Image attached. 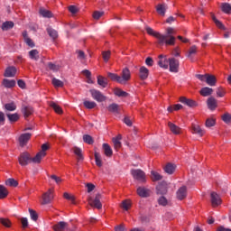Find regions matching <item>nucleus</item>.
<instances>
[{
    "label": "nucleus",
    "instance_id": "nucleus-1",
    "mask_svg": "<svg viewBox=\"0 0 231 231\" xmlns=\"http://www.w3.org/2000/svg\"><path fill=\"white\" fill-rule=\"evenodd\" d=\"M176 33V30L172 27H168L166 29V34H163L162 46L165 44L166 46H174L176 44V37L174 34Z\"/></svg>",
    "mask_w": 231,
    "mask_h": 231
},
{
    "label": "nucleus",
    "instance_id": "nucleus-2",
    "mask_svg": "<svg viewBox=\"0 0 231 231\" xmlns=\"http://www.w3.org/2000/svg\"><path fill=\"white\" fill-rule=\"evenodd\" d=\"M18 162L22 167H26V165L32 163V155L28 152H23L18 157Z\"/></svg>",
    "mask_w": 231,
    "mask_h": 231
},
{
    "label": "nucleus",
    "instance_id": "nucleus-3",
    "mask_svg": "<svg viewBox=\"0 0 231 231\" xmlns=\"http://www.w3.org/2000/svg\"><path fill=\"white\" fill-rule=\"evenodd\" d=\"M145 30L148 35H152V37H155V39H157V42L160 46H163V34L159 32L153 31V29L151 27H146Z\"/></svg>",
    "mask_w": 231,
    "mask_h": 231
},
{
    "label": "nucleus",
    "instance_id": "nucleus-4",
    "mask_svg": "<svg viewBox=\"0 0 231 231\" xmlns=\"http://www.w3.org/2000/svg\"><path fill=\"white\" fill-rule=\"evenodd\" d=\"M89 92L91 94L92 98L97 102H106V100H107V97L104 96V94H102L100 90L92 88L89 90Z\"/></svg>",
    "mask_w": 231,
    "mask_h": 231
},
{
    "label": "nucleus",
    "instance_id": "nucleus-5",
    "mask_svg": "<svg viewBox=\"0 0 231 231\" xmlns=\"http://www.w3.org/2000/svg\"><path fill=\"white\" fill-rule=\"evenodd\" d=\"M100 199H102V195L97 193L94 199L92 198L88 199V204L90 207H94L95 208L100 210V208H102V202H100Z\"/></svg>",
    "mask_w": 231,
    "mask_h": 231
},
{
    "label": "nucleus",
    "instance_id": "nucleus-6",
    "mask_svg": "<svg viewBox=\"0 0 231 231\" xmlns=\"http://www.w3.org/2000/svg\"><path fill=\"white\" fill-rule=\"evenodd\" d=\"M169 68L171 73H178L180 71V60L175 58L169 59Z\"/></svg>",
    "mask_w": 231,
    "mask_h": 231
},
{
    "label": "nucleus",
    "instance_id": "nucleus-7",
    "mask_svg": "<svg viewBox=\"0 0 231 231\" xmlns=\"http://www.w3.org/2000/svg\"><path fill=\"white\" fill-rule=\"evenodd\" d=\"M131 174L134 180H137L138 181H145V172L142 170H132Z\"/></svg>",
    "mask_w": 231,
    "mask_h": 231
},
{
    "label": "nucleus",
    "instance_id": "nucleus-8",
    "mask_svg": "<svg viewBox=\"0 0 231 231\" xmlns=\"http://www.w3.org/2000/svg\"><path fill=\"white\" fill-rule=\"evenodd\" d=\"M53 201V189H49L42 195V205H50Z\"/></svg>",
    "mask_w": 231,
    "mask_h": 231
},
{
    "label": "nucleus",
    "instance_id": "nucleus-9",
    "mask_svg": "<svg viewBox=\"0 0 231 231\" xmlns=\"http://www.w3.org/2000/svg\"><path fill=\"white\" fill-rule=\"evenodd\" d=\"M168 189L169 187L167 185V182L162 181L159 183L156 187L157 194H160L161 196H165V194H167L168 192Z\"/></svg>",
    "mask_w": 231,
    "mask_h": 231
},
{
    "label": "nucleus",
    "instance_id": "nucleus-10",
    "mask_svg": "<svg viewBox=\"0 0 231 231\" xmlns=\"http://www.w3.org/2000/svg\"><path fill=\"white\" fill-rule=\"evenodd\" d=\"M157 64L163 69H169V59H167V56H163L162 54L159 55V60Z\"/></svg>",
    "mask_w": 231,
    "mask_h": 231
},
{
    "label": "nucleus",
    "instance_id": "nucleus-11",
    "mask_svg": "<svg viewBox=\"0 0 231 231\" xmlns=\"http://www.w3.org/2000/svg\"><path fill=\"white\" fill-rule=\"evenodd\" d=\"M211 198V205L212 207H219L221 205V197L216 192H211L210 194Z\"/></svg>",
    "mask_w": 231,
    "mask_h": 231
},
{
    "label": "nucleus",
    "instance_id": "nucleus-12",
    "mask_svg": "<svg viewBox=\"0 0 231 231\" xmlns=\"http://www.w3.org/2000/svg\"><path fill=\"white\" fill-rule=\"evenodd\" d=\"M180 102L184 104V106H188V107H196L198 106V103L190 98H187L185 97H180Z\"/></svg>",
    "mask_w": 231,
    "mask_h": 231
},
{
    "label": "nucleus",
    "instance_id": "nucleus-13",
    "mask_svg": "<svg viewBox=\"0 0 231 231\" xmlns=\"http://www.w3.org/2000/svg\"><path fill=\"white\" fill-rule=\"evenodd\" d=\"M167 10H169V6L165 3L159 4L156 6L157 14H159V15H162V17H165Z\"/></svg>",
    "mask_w": 231,
    "mask_h": 231
},
{
    "label": "nucleus",
    "instance_id": "nucleus-14",
    "mask_svg": "<svg viewBox=\"0 0 231 231\" xmlns=\"http://www.w3.org/2000/svg\"><path fill=\"white\" fill-rule=\"evenodd\" d=\"M128 80H131V71L129 69L125 68L122 70L121 84H125Z\"/></svg>",
    "mask_w": 231,
    "mask_h": 231
},
{
    "label": "nucleus",
    "instance_id": "nucleus-15",
    "mask_svg": "<svg viewBox=\"0 0 231 231\" xmlns=\"http://www.w3.org/2000/svg\"><path fill=\"white\" fill-rule=\"evenodd\" d=\"M137 194L140 198H149L151 196V189L143 187H139L137 189Z\"/></svg>",
    "mask_w": 231,
    "mask_h": 231
},
{
    "label": "nucleus",
    "instance_id": "nucleus-16",
    "mask_svg": "<svg viewBox=\"0 0 231 231\" xmlns=\"http://www.w3.org/2000/svg\"><path fill=\"white\" fill-rule=\"evenodd\" d=\"M177 199H180V201L185 199V198H187V187L186 186H182L180 187L178 190H177Z\"/></svg>",
    "mask_w": 231,
    "mask_h": 231
},
{
    "label": "nucleus",
    "instance_id": "nucleus-17",
    "mask_svg": "<svg viewBox=\"0 0 231 231\" xmlns=\"http://www.w3.org/2000/svg\"><path fill=\"white\" fill-rule=\"evenodd\" d=\"M17 73V69L15 67H8L6 68L4 77L12 78L15 77V74Z\"/></svg>",
    "mask_w": 231,
    "mask_h": 231
},
{
    "label": "nucleus",
    "instance_id": "nucleus-18",
    "mask_svg": "<svg viewBox=\"0 0 231 231\" xmlns=\"http://www.w3.org/2000/svg\"><path fill=\"white\" fill-rule=\"evenodd\" d=\"M207 105H208V109H210L211 111H214V109H216V107H217V100L216 98H214L213 97H210L207 100Z\"/></svg>",
    "mask_w": 231,
    "mask_h": 231
},
{
    "label": "nucleus",
    "instance_id": "nucleus-19",
    "mask_svg": "<svg viewBox=\"0 0 231 231\" xmlns=\"http://www.w3.org/2000/svg\"><path fill=\"white\" fill-rule=\"evenodd\" d=\"M31 138H32V134L30 133L23 134L19 137L20 145H25L26 143H28V141Z\"/></svg>",
    "mask_w": 231,
    "mask_h": 231
},
{
    "label": "nucleus",
    "instance_id": "nucleus-20",
    "mask_svg": "<svg viewBox=\"0 0 231 231\" xmlns=\"http://www.w3.org/2000/svg\"><path fill=\"white\" fill-rule=\"evenodd\" d=\"M46 156V152H39L35 157H31V162L32 163H41L42 158Z\"/></svg>",
    "mask_w": 231,
    "mask_h": 231
},
{
    "label": "nucleus",
    "instance_id": "nucleus-21",
    "mask_svg": "<svg viewBox=\"0 0 231 231\" xmlns=\"http://www.w3.org/2000/svg\"><path fill=\"white\" fill-rule=\"evenodd\" d=\"M168 127H170V131L173 134H180L181 133V128H180V126L176 125L174 123L168 122Z\"/></svg>",
    "mask_w": 231,
    "mask_h": 231
},
{
    "label": "nucleus",
    "instance_id": "nucleus-22",
    "mask_svg": "<svg viewBox=\"0 0 231 231\" xmlns=\"http://www.w3.org/2000/svg\"><path fill=\"white\" fill-rule=\"evenodd\" d=\"M66 228H68V223L64 221H60L53 226L54 231H64Z\"/></svg>",
    "mask_w": 231,
    "mask_h": 231
},
{
    "label": "nucleus",
    "instance_id": "nucleus-23",
    "mask_svg": "<svg viewBox=\"0 0 231 231\" xmlns=\"http://www.w3.org/2000/svg\"><path fill=\"white\" fill-rule=\"evenodd\" d=\"M139 73H140V79L142 80H145L147 77H149V69L146 67H141Z\"/></svg>",
    "mask_w": 231,
    "mask_h": 231
},
{
    "label": "nucleus",
    "instance_id": "nucleus-24",
    "mask_svg": "<svg viewBox=\"0 0 231 231\" xmlns=\"http://www.w3.org/2000/svg\"><path fill=\"white\" fill-rule=\"evenodd\" d=\"M199 93L202 97H210V95L214 93V89L208 87H205L200 89Z\"/></svg>",
    "mask_w": 231,
    "mask_h": 231
},
{
    "label": "nucleus",
    "instance_id": "nucleus-25",
    "mask_svg": "<svg viewBox=\"0 0 231 231\" xmlns=\"http://www.w3.org/2000/svg\"><path fill=\"white\" fill-rule=\"evenodd\" d=\"M174 171H176V165L171 162L167 163L164 167V171L166 172V174H174Z\"/></svg>",
    "mask_w": 231,
    "mask_h": 231
},
{
    "label": "nucleus",
    "instance_id": "nucleus-26",
    "mask_svg": "<svg viewBox=\"0 0 231 231\" xmlns=\"http://www.w3.org/2000/svg\"><path fill=\"white\" fill-rule=\"evenodd\" d=\"M46 30L49 37H51V39H53V41H55V39L59 37V32L55 29L48 27Z\"/></svg>",
    "mask_w": 231,
    "mask_h": 231
},
{
    "label": "nucleus",
    "instance_id": "nucleus-27",
    "mask_svg": "<svg viewBox=\"0 0 231 231\" xmlns=\"http://www.w3.org/2000/svg\"><path fill=\"white\" fill-rule=\"evenodd\" d=\"M107 77L109 79L113 80L114 82H118V84H121L122 82V77L118 76L117 74L107 72Z\"/></svg>",
    "mask_w": 231,
    "mask_h": 231
},
{
    "label": "nucleus",
    "instance_id": "nucleus-28",
    "mask_svg": "<svg viewBox=\"0 0 231 231\" xmlns=\"http://www.w3.org/2000/svg\"><path fill=\"white\" fill-rule=\"evenodd\" d=\"M192 131L194 134H199V136H203V134H205V130L201 129L198 125H192Z\"/></svg>",
    "mask_w": 231,
    "mask_h": 231
},
{
    "label": "nucleus",
    "instance_id": "nucleus-29",
    "mask_svg": "<svg viewBox=\"0 0 231 231\" xmlns=\"http://www.w3.org/2000/svg\"><path fill=\"white\" fill-rule=\"evenodd\" d=\"M97 84L101 86V88H107L108 81L104 76H97Z\"/></svg>",
    "mask_w": 231,
    "mask_h": 231
},
{
    "label": "nucleus",
    "instance_id": "nucleus-30",
    "mask_svg": "<svg viewBox=\"0 0 231 231\" xmlns=\"http://www.w3.org/2000/svg\"><path fill=\"white\" fill-rule=\"evenodd\" d=\"M216 76L208 74L206 78V83L208 84V86H216Z\"/></svg>",
    "mask_w": 231,
    "mask_h": 231
},
{
    "label": "nucleus",
    "instance_id": "nucleus-31",
    "mask_svg": "<svg viewBox=\"0 0 231 231\" xmlns=\"http://www.w3.org/2000/svg\"><path fill=\"white\" fill-rule=\"evenodd\" d=\"M120 140H122V135H118L115 138H113V143H114V146H115V149L116 151H118V149H120V147H122V143L120 142Z\"/></svg>",
    "mask_w": 231,
    "mask_h": 231
},
{
    "label": "nucleus",
    "instance_id": "nucleus-32",
    "mask_svg": "<svg viewBox=\"0 0 231 231\" xmlns=\"http://www.w3.org/2000/svg\"><path fill=\"white\" fill-rule=\"evenodd\" d=\"M40 14L42 17H45L47 19H51V17H53L51 11L46 9H40Z\"/></svg>",
    "mask_w": 231,
    "mask_h": 231
},
{
    "label": "nucleus",
    "instance_id": "nucleus-33",
    "mask_svg": "<svg viewBox=\"0 0 231 231\" xmlns=\"http://www.w3.org/2000/svg\"><path fill=\"white\" fill-rule=\"evenodd\" d=\"M12 28H14V22H12V21L5 22L2 24L3 32H8V30H12Z\"/></svg>",
    "mask_w": 231,
    "mask_h": 231
},
{
    "label": "nucleus",
    "instance_id": "nucleus-34",
    "mask_svg": "<svg viewBox=\"0 0 231 231\" xmlns=\"http://www.w3.org/2000/svg\"><path fill=\"white\" fill-rule=\"evenodd\" d=\"M50 106L57 113L58 115H62V108L57 103L51 101Z\"/></svg>",
    "mask_w": 231,
    "mask_h": 231
},
{
    "label": "nucleus",
    "instance_id": "nucleus-35",
    "mask_svg": "<svg viewBox=\"0 0 231 231\" xmlns=\"http://www.w3.org/2000/svg\"><path fill=\"white\" fill-rule=\"evenodd\" d=\"M29 58L31 60H39V51L36 49L29 51Z\"/></svg>",
    "mask_w": 231,
    "mask_h": 231
},
{
    "label": "nucleus",
    "instance_id": "nucleus-36",
    "mask_svg": "<svg viewBox=\"0 0 231 231\" xmlns=\"http://www.w3.org/2000/svg\"><path fill=\"white\" fill-rule=\"evenodd\" d=\"M103 150L106 156H113V150L111 149V146H109L107 143H103Z\"/></svg>",
    "mask_w": 231,
    "mask_h": 231
},
{
    "label": "nucleus",
    "instance_id": "nucleus-37",
    "mask_svg": "<svg viewBox=\"0 0 231 231\" xmlns=\"http://www.w3.org/2000/svg\"><path fill=\"white\" fill-rule=\"evenodd\" d=\"M22 112L23 113L24 117L28 118V116L33 113V108L32 106H23Z\"/></svg>",
    "mask_w": 231,
    "mask_h": 231
},
{
    "label": "nucleus",
    "instance_id": "nucleus-38",
    "mask_svg": "<svg viewBox=\"0 0 231 231\" xmlns=\"http://www.w3.org/2000/svg\"><path fill=\"white\" fill-rule=\"evenodd\" d=\"M3 84L5 86V88H15V80L14 79H5L3 80Z\"/></svg>",
    "mask_w": 231,
    "mask_h": 231
},
{
    "label": "nucleus",
    "instance_id": "nucleus-39",
    "mask_svg": "<svg viewBox=\"0 0 231 231\" xmlns=\"http://www.w3.org/2000/svg\"><path fill=\"white\" fill-rule=\"evenodd\" d=\"M74 153L78 156V162H82L84 160V155H82V150L79 147H74Z\"/></svg>",
    "mask_w": 231,
    "mask_h": 231
},
{
    "label": "nucleus",
    "instance_id": "nucleus-40",
    "mask_svg": "<svg viewBox=\"0 0 231 231\" xmlns=\"http://www.w3.org/2000/svg\"><path fill=\"white\" fill-rule=\"evenodd\" d=\"M107 109L110 113H118L120 106H118L116 103H113L108 106Z\"/></svg>",
    "mask_w": 231,
    "mask_h": 231
},
{
    "label": "nucleus",
    "instance_id": "nucleus-41",
    "mask_svg": "<svg viewBox=\"0 0 231 231\" xmlns=\"http://www.w3.org/2000/svg\"><path fill=\"white\" fill-rule=\"evenodd\" d=\"M8 196V189L6 187L0 185V199H5Z\"/></svg>",
    "mask_w": 231,
    "mask_h": 231
},
{
    "label": "nucleus",
    "instance_id": "nucleus-42",
    "mask_svg": "<svg viewBox=\"0 0 231 231\" xmlns=\"http://www.w3.org/2000/svg\"><path fill=\"white\" fill-rule=\"evenodd\" d=\"M151 174H152V181H160V180H163V176L159 174L157 171H152Z\"/></svg>",
    "mask_w": 231,
    "mask_h": 231
},
{
    "label": "nucleus",
    "instance_id": "nucleus-43",
    "mask_svg": "<svg viewBox=\"0 0 231 231\" xmlns=\"http://www.w3.org/2000/svg\"><path fill=\"white\" fill-rule=\"evenodd\" d=\"M0 225H3L5 228H10L12 226V221L8 218L0 217Z\"/></svg>",
    "mask_w": 231,
    "mask_h": 231
},
{
    "label": "nucleus",
    "instance_id": "nucleus-44",
    "mask_svg": "<svg viewBox=\"0 0 231 231\" xmlns=\"http://www.w3.org/2000/svg\"><path fill=\"white\" fill-rule=\"evenodd\" d=\"M221 10L224 14H231V5L228 3L222 4Z\"/></svg>",
    "mask_w": 231,
    "mask_h": 231
},
{
    "label": "nucleus",
    "instance_id": "nucleus-45",
    "mask_svg": "<svg viewBox=\"0 0 231 231\" xmlns=\"http://www.w3.org/2000/svg\"><path fill=\"white\" fill-rule=\"evenodd\" d=\"M51 82H52V86H54V88H64V82H62V80H60V79L53 78Z\"/></svg>",
    "mask_w": 231,
    "mask_h": 231
},
{
    "label": "nucleus",
    "instance_id": "nucleus-46",
    "mask_svg": "<svg viewBox=\"0 0 231 231\" xmlns=\"http://www.w3.org/2000/svg\"><path fill=\"white\" fill-rule=\"evenodd\" d=\"M5 109L6 111H15V109H17V105L14 102L7 103L5 105Z\"/></svg>",
    "mask_w": 231,
    "mask_h": 231
},
{
    "label": "nucleus",
    "instance_id": "nucleus-47",
    "mask_svg": "<svg viewBox=\"0 0 231 231\" xmlns=\"http://www.w3.org/2000/svg\"><path fill=\"white\" fill-rule=\"evenodd\" d=\"M94 156L96 160V165H97V167H102V157L100 156V153L98 152H95Z\"/></svg>",
    "mask_w": 231,
    "mask_h": 231
},
{
    "label": "nucleus",
    "instance_id": "nucleus-48",
    "mask_svg": "<svg viewBox=\"0 0 231 231\" xmlns=\"http://www.w3.org/2000/svg\"><path fill=\"white\" fill-rule=\"evenodd\" d=\"M83 105L87 109H95L97 103L95 101H84Z\"/></svg>",
    "mask_w": 231,
    "mask_h": 231
},
{
    "label": "nucleus",
    "instance_id": "nucleus-49",
    "mask_svg": "<svg viewBox=\"0 0 231 231\" xmlns=\"http://www.w3.org/2000/svg\"><path fill=\"white\" fill-rule=\"evenodd\" d=\"M197 51H198V47H196V45L191 46L189 48V52L187 53L188 59H190L192 55H196Z\"/></svg>",
    "mask_w": 231,
    "mask_h": 231
},
{
    "label": "nucleus",
    "instance_id": "nucleus-50",
    "mask_svg": "<svg viewBox=\"0 0 231 231\" xmlns=\"http://www.w3.org/2000/svg\"><path fill=\"white\" fill-rule=\"evenodd\" d=\"M212 20L214 21L216 26H217V28H219L220 30H225V25L223 24V23H221L219 20H217V18H216V16L213 14L212 15Z\"/></svg>",
    "mask_w": 231,
    "mask_h": 231
},
{
    "label": "nucleus",
    "instance_id": "nucleus-51",
    "mask_svg": "<svg viewBox=\"0 0 231 231\" xmlns=\"http://www.w3.org/2000/svg\"><path fill=\"white\" fill-rule=\"evenodd\" d=\"M6 116L9 121L11 122H17L19 120V115L17 113L15 114H6Z\"/></svg>",
    "mask_w": 231,
    "mask_h": 231
},
{
    "label": "nucleus",
    "instance_id": "nucleus-52",
    "mask_svg": "<svg viewBox=\"0 0 231 231\" xmlns=\"http://www.w3.org/2000/svg\"><path fill=\"white\" fill-rule=\"evenodd\" d=\"M83 141L85 143H88V145H93L94 143L93 137H91L89 134L83 135Z\"/></svg>",
    "mask_w": 231,
    "mask_h": 231
},
{
    "label": "nucleus",
    "instance_id": "nucleus-53",
    "mask_svg": "<svg viewBox=\"0 0 231 231\" xmlns=\"http://www.w3.org/2000/svg\"><path fill=\"white\" fill-rule=\"evenodd\" d=\"M169 201L164 196H162L158 199V204L161 205V207H167Z\"/></svg>",
    "mask_w": 231,
    "mask_h": 231
},
{
    "label": "nucleus",
    "instance_id": "nucleus-54",
    "mask_svg": "<svg viewBox=\"0 0 231 231\" xmlns=\"http://www.w3.org/2000/svg\"><path fill=\"white\" fill-rule=\"evenodd\" d=\"M5 185H8L9 187H17L19 185V182L15 180L14 179H8L5 180Z\"/></svg>",
    "mask_w": 231,
    "mask_h": 231
},
{
    "label": "nucleus",
    "instance_id": "nucleus-55",
    "mask_svg": "<svg viewBox=\"0 0 231 231\" xmlns=\"http://www.w3.org/2000/svg\"><path fill=\"white\" fill-rule=\"evenodd\" d=\"M115 95H116V97H127L129 94L120 88H116L115 90Z\"/></svg>",
    "mask_w": 231,
    "mask_h": 231
},
{
    "label": "nucleus",
    "instance_id": "nucleus-56",
    "mask_svg": "<svg viewBox=\"0 0 231 231\" xmlns=\"http://www.w3.org/2000/svg\"><path fill=\"white\" fill-rule=\"evenodd\" d=\"M29 214L32 221H37V219H39V215H37V212L35 210L29 208Z\"/></svg>",
    "mask_w": 231,
    "mask_h": 231
},
{
    "label": "nucleus",
    "instance_id": "nucleus-57",
    "mask_svg": "<svg viewBox=\"0 0 231 231\" xmlns=\"http://www.w3.org/2000/svg\"><path fill=\"white\" fill-rule=\"evenodd\" d=\"M222 120L225 124H230L231 122V115L226 113L222 116Z\"/></svg>",
    "mask_w": 231,
    "mask_h": 231
},
{
    "label": "nucleus",
    "instance_id": "nucleus-58",
    "mask_svg": "<svg viewBox=\"0 0 231 231\" xmlns=\"http://www.w3.org/2000/svg\"><path fill=\"white\" fill-rule=\"evenodd\" d=\"M216 125V120L208 118L206 120V127H214Z\"/></svg>",
    "mask_w": 231,
    "mask_h": 231
},
{
    "label": "nucleus",
    "instance_id": "nucleus-59",
    "mask_svg": "<svg viewBox=\"0 0 231 231\" xmlns=\"http://www.w3.org/2000/svg\"><path fill=\"white\" fill-rule=\"evenodd\" d=\"M63 198H65V199H68L69 201H71V203L75 204V197L72 195H69V193H64L63 194Z\"/></svg>",
    "mask_w": 231,
    "mask_h": 231
},
{
    "label": "nucleus",
    "instance_id": "nucleus-60",
    "mask_svg": "<svg viewBox=\"0 0 231 231\" xmlns=\"http://www.w3.org/2000/svg\"><path fill=\"white\" fill-rule=\"evenodd\" d=\"M122 207L125 210H129V208H131V202L129 200H124L122 202Z\"/></svg>",
    "mask_w": 231,
    "mask_h": 231
},
{
    "label": "nucleus",
    "instance_id": "nucleus-61",
    "mask_svg": "<svg viewBox=\"0 0 231 231\" xmlns=\"http://www.w3.org/2000/svg\"><path fill=\"white\" fill-rule=\"evenodd\" d=\"M102 55H103V59H104L105 62H107L111 57V51H103Z\"/></svg>",
    "mask_w": 231,
    "mask_h": 231
},
{
    "label": "nucleus",
    "instance_id": "nucleus-62",
    "mask_svg": "<svg viewBox=\"0 0 231 231\" xmlns=\"http://www.w3.org/2000/svg\"><path fill=\"white\" fill-rule=\"evenodd\" d=\"M24 42L27 44V46H29L30 48H35V43L33 42V40L31 38H26V40H24Z\"/></svg>",
    "mask_w": 231,
    "mask_h": 231
},
{
    "label": "nucleus",
    "instance_id": "nucleus-63",
    "mask_svg": "<svg viewBox=\"0 0 231 231\" xmlns=\"http://www.w3.org/2000/svg\"><path fill=\"white\" fill-rule=\"evenodd\" d=\"M48 68L49 69H51V71H59V65H55L51 62L48 63Z\"/></svg>",
    "mask_w": 231,
    "mask_h": 231
},
{
    "label": "nucleus",
    "instance_id": "nucleus-64",
    "mask_svg": "<svg viewBox=\"0 0 231 231\" xmlns=\"http://www.w3.org/2000/svg\"><path fill=\"white\" fill-rule=\"evenodd\" d=\"M104 15V12H100V11H95L93 14V17L96 20L100 19V17H102Z\"/></svg>",
    "mask_w": 231,
    "mask_h": 231
}]
</instances>
